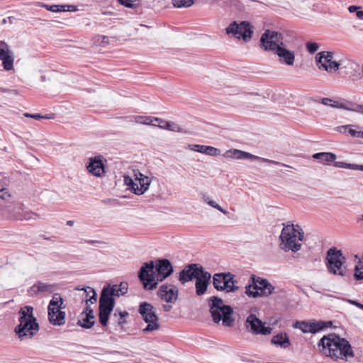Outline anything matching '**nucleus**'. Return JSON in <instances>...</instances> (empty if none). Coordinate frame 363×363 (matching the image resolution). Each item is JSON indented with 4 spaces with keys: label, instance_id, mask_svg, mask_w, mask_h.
I'll return each mask as SVG.
<instances>
[{
    "label": "nucleus",
    "instance_id": "25",
    "mask_svg": "<svg viewBox=\"0 0 363 363\" xmlns=\"http://www.w3.org/2000/svg\"><path fill=\"white\" fill-rule=\"evenodd\" d=\"M211 274L203 269L202 273L196 279V294L197 296H201L206 293L208 289Z\"/></svg>",
    "mask_w": 363,
    "mask_h": 363
},
{
    "label": "nucleus",
    "instance_id": "4",
    "mask_svg": "<svg viewBox=\"0 0 363 363\" xmlns=\"http://www.w3.org/2000/svg\"><path fill=\"white\" fill-rule=\"evenodd\" d=\"M284 227L279 236V248L287 252L292 251L296 252L301 248V241L304 238V233L299 225L289 223L283 224Z\"/></svg>",
    "mask_w": 363,
    "mask_h": 363
},
{
    "label": "nucleus",
    "instance_id": "55",
    "mask_svg": "<svg viewBox=\"0 0 363 363\" xmlns=\"http://www.w3.org/2000/svg\"><path fill=\"white\" fill-rule=\"evenodd\" d=\"M360 9L361 8L359 6L352 5L348 7V11L350 13H354L357 12V11Z\"/></svg>",
    "mask_w": 363,
    "mask_h": 363
},
{
    "label": "nucleus",
    "instance_id": "47",
    "mask_svg": "<svg viewBox=\"0 0 363 363\" xmlns=\"http://www.w3.org/2000/svg\"><path fill=\"white\" fill-rule=\"evenodd\" d=\"M75 6L72 5H60L59 11H75Z\"/></svg>",
    "mask_w": 363,
    "mask_h": 363
},
{
    "label": "nucleus",
    "instance_id": "15",
    "mask_svg": "<svg viewBox=\"0 0 363 363\" xmlns=\"http://www.w3.org/2000/svg\"><path fill=\"white\" fill-rule=\"evenodd\" d=\"M245 326L248 331L253 335H269L272 333L271 327H266L265 323L259 319L256 315L250 314L245 321Z\"/></svg>",
    "mask_w": 363,
    "mask_h": 363
},
{
    "label": "nucleus",
    "instance_id": "42",
    "mask_svg": "<svg viewBox=\"0 0 363 363\" xmlns=\"http://www.w3.org/2000/svg\"><path fill=\"white\" fill-rule=\"evenodd\" d=\"M306 46L310 53H314L319 49V45L317 43L308 42Z\"/></svg>",
    "mask_w": 363,
    "mask_h": 363
},
{
    "label": "nucleus",
    "instance_id": "2",
    "mask_svg": "<svg viewBox=\"0 0 363 363\" xmlns=\"http://www.w3.org/2000/svg\"><path fill=\"white\" fill-rule=\"evenodd\" d=\"M318 346L322 347L320 351L323 354L335 360H347L349 357H354L350 342L335 334L323 336L318 342Z\"/></svg>",
    "mask_w": 363,
    "mask_h": 363
},
{
    "label": "nucleus",
    "instance_id": "27",
    "mask_svg": "<svg viewBox=\"0 0 363 363\" xmlns=\"http://www.w3.org/2000/svg\"><path fill=\"white\" fill-rule=\"evenodd\" d=\"M120 296H122V294L118 290L117 284H108L103 288L100 297L109 303L112 301V304L115 306L114 297H119Z\"/></svg>",
    "mask_w": 363,
    "mask_h": 363
},
{
    "label": "nucleus",
    "instance_id": "52",
    "mask_svg": "<svg viewBox=\"0 0 363 363\" xmlns=\"http://www.w3.org/2000/svg\"><path fill=\"white\" fill-rule=\"evenodd\" d=\"M236 150L237 149H232V150H229L228 151L225 152L224 156L225 157H230V158H233L235 157V152H236Z\"/></svg>",
    "mask_w": 363,
    "mask_h": 363
},
{
    "label": "nucleus",
    "instance_id": "57",
    "mask_svg": "<svg viewBox=\"0 0 363 363\" xmlns=\"http://www.w3.org/2000/svg\"><path fill=\"white\" fill-rule=\"evenodd\" d=\"M167 121H164V120L162 119L160 121V122H159L158 127L160 128L164 129V126H165V123H167Z\"/></svg>",
    "mask_w": 363,
    "mask_h": 363
},
{
    "label": "nucleus",
    "instance_id": "24",
    "mask_svg": "<svg viewBox=\"0 0 363 363\" xmlns=\"http://www.w3.org/2000/svg\"><path fill=\"white\" fill-rule=\"evenodd\" d=\"M114 305L111 302L104 300L102 298H99V322L103 326H106L108 320L109 315L113 311Z\"/></svg>",
    "mask_w": 363,
    "mask_h": 363
},
{
    "label": "nucleus",
    "instance_id": "58",
    "mask_svg": "<svg viewBox=\"0 0 363 363\" xmlns=\"http://www.w3.org/2000/svg\"><path fill=\"white\" fill-rule=\"evenodd\" d=\"M172 308V306L171 305H163V309L166 312L170 311Z\"/></svg>",
    "mask_w": 363,
    "mask_h": 363
},
{
    "label": "nucleus",
    "instance_id": "10",
    "mask_svg": "<svg viewBox=\"0 0 363 363\" xmlns=\"http://www.w3.org/2000/svg\"><path fill=\"white\" fill-rule=\"evenodd\" d=\"M138 313L141 315L143 320L147 324L143 330L144 333H151L160 329L159 318L156 315L155 307L147 303L142 302L138 308Z\"/></svg>",
    "mask_w": 363,
    "mask_h": 363
},
{
    "label": "nucleus",
    "instance_id": "53",
    "mask_svg": "<svg viewBox=\"0 0 363 363\" xmlns=\"http://www.w3.org/2000/svg\"><path fill=\"white\" fill-rule=\"evenodd\" d=\"M235 152V156L234 159H237V160L242 159L244 151H242L240 150H236V152Z\"/></svg>",
    "mask_w": 363,
    "mask_h": 363
},
{
    "label": "nucleus",
    "instance_id": "32",
    "mask_svg": "<svg viewBox=\"0 0 363 363\" xmlns=\"http://www.w3.org/2000/svg\"><path fill=\"white\" fill-rule=\"evenodd\" d=\"M334 166L339 168L363 171V165L361 164H350L344 162H335Z\"/></svg>",
    "mask_w": 363,
    "mask_h": 363
},
{
    "label": "nucleus",
    "instance_id": "17",
    "mask_svg": "<svg viewBox=\"0 0 363 363\" xmlns=\"http://www.w3.org/2000/svg\"><path fill=\"white\" fill-rule=\"evenodd\" d=\"M203 269V267L198 264H188L179 272V280L182 284H184L196 279L202 273Z\"/></svg>",
    "mask_w": 363,
    "mask_h": 363
},
{
    "label": "nucleus",
    "instance_id": "37",
    "mask_svg": "<svg viewBox=\"0 0 363 363\" xmlns=\"http://www.w3.org/2000/svg\"><path fill=\"white\" fill-rule=\"evenodd\" d=\"M164 129L173 132L183 133L184 129L174 122L167 121L164 126Z\"/></svg>",
    "mask_w": 363,
    "mask_h": 363
},
{
    "label": "nucleus",
    "instance_id": "12",
    "mask_svg": "<svg viewBox=\"0 0 363 363\" xmlns=\"http://www.w3.org/2000/svg\"><path fill=\"white\" fill-rule=\"evenodd\" d=\"M138 277L146 290H153L157 286V281L155 269V262H145L138 272Z\"/></svg>",
    "mask_w": 363,
    "mask_h": 363
},
{
    "label": "nucleus",
    "instance_id": "54",
    "mask_svg": "<svg viewBox=\"0 0 363 363\" xmlns=\"http://www.w3.org/2000/svg\"><path fill=\"white\" fill-rule=\"evenodd\" d=\"M101 40V43L103 45L108 43V38L106 36H104V35L99 36L98 40Z\"/></svg>",
    "mask_w": 363,
    "mask_h": 363
},
{
    "label": "nucleus",
    "instance_id": "7",
    "mask_svg": "<svg viewBox=\"0 0 363 363\" xmlns=\"http://www.w3.org/2000/svg\"><path fill=\"white\" fill-rule=\"evenodd\" d=\"M64 308L65 305L62 297L60 294H54L48 307V320L52 325L61 326L65 323L66 314L62 311Z\"/></svg>",
    "mask_w": 363,
    "mask_h": 363
},
{
    "label": "nucleus",
    "instance_id": "21",
    "mask_svg": "<svg viewBox=\"0 0 363 363\" xmlns=\"http://www.w3.org/2000/svg\"><path fill=\"white\" fill-rule=\"evenodd\" d=\"M57 289V285L55 284L38 281L30 286L28 291L31 296H36L41 294H52Z\"/></svg>",
    "mask_w": 363,
    "mask_h": 363
},
{
    "label": "nucleus",
    "instance_id": "35",
    "mask_svg": "<svg viewBox=\"0 0 363 363\" xmlns=\"http://www.w3.org/2000/svg\"><path fill=\"white\" fill-rule=\"evenodd\" d=\"M81 290H84V294H91V295L89 296V298H86V303L88 302H90L91 303H94L96 302L97 301V294H96V292L95 291V290L90 287V286H87L86 288H82Z\"/></svg>",
    "mask_w": 363,
    "mask_h": 363
},
{
    "label": "nucleus",
    "instance_id": "61",
    "mask_svg": "<svg viewBox=\"0 0 363 363\" xmlns=\"http://www.w3.org/2000/svg\"><path fill=\"white\" fill-rule=\"evenodd\" d=\"M357 307H358L360 309H362L363 310V304L360 303H358L357 304Z\"/></svg>",
    "mask_w": 363,
    "mask_h": 363
},
{
    "label": "nucleus",
    "instance_id": "26",
    "mask_svg": "<svg viewBox=\"0 0 363 363\" xmlns=\"http://www.w3.org/2000/svg\"><path fill=\"white\" fill-rule=\"evenodd\" d=\"M77 324L86 329L92 328L95 324V317L94 311L89 306H86L84 311L80 315Z\"/></svg>",
    "mask_w": 363,
    "mask_h": 363
},
{
    "label": "nucleus",
    "instance_id": "19",
    "mask_svg": "<svg viewBox=\"0 0 363 363\" xmlns=\"http://www.w3.org/2000/svg\"><path fill=\"white\" fill-rule=\"evenodd\" d=\"M0 60L2 61V66L5 70L13 69V53L4 41H0Z\"/></svg>",
    "mask_w": 363,
    "mask_h": 363
},
{
    "label": "nucleus",
    "instance_id": "22",
    "mask_svg": "<svg viewBox=\"0 0 363 363\" xmlns=\"http://www.w3.org/2000/svg\"><path fill=\"white\" fill-rule=\"evenodd\" d=\"M86 169L89 173L98 177L105 174L104 164L101 156L90 157L86 163Z\"/></svg>",
    "mask_w": 363,
    "mask_h": 363
},
{
    "label": "nucleus",
    "instance_id": "9",
    "mask_svg": "<svg viewBox=\"0 0 363 363\" xmlns=\"http://www.w3.org/2000/svg\"><path fill=\"white\" fill-rule=\"evenodd\" d=\"M225 30L227 35L238 40L242 39L244 42H249L254 33L253 26L246 21H233L225 28Z\"/></svg>",
    "mask_w": 363,
    "mask_h": 363
},
{
    "label": "nucleus",
    "instance_id": "20",
    "mask_svg": "<svg viewBox=\"0 0 363 363\" xmlns=\"http://www.w3.org/2000/svg\"><path fill=\"white\" fill-rule=\"evenodd\" d=\"M157 295L167 303H174L178 298V289L172 285L162 284L158 290Z\"/></svg>",
    "mask_w": 363,
    "mask_h": 363
},
{
    "label": "nucleus",
    "instance_id": "23",
    "mask_svg": "<svg viewBox=\"0 0 363 363\" xmlns=\"http://www.w3.org/2000/svg\"><path fill=\"white\" fill-rule=\"evenodd\" d=\"M135 180L138 182V184L136 183V187L134 189V194L136 195H142L145 192H146L151 184V179L139 171H134Z\"/></svg>",
    "mask_w": 363,
    "mask_h": 363
},
{
    "label": "nucleus",
    "instance_id": "36",
    "mask_svg": "<svg viewBox=\"0 0 363 363\" xmlns=\"http://www.w3.org/2000/svg\"><path fill=\"white\" fill-rule=\"evenodd\" d=\"M194 0H172L173 6L176 8H188L193 5Z\"/></svg>",
    "mask_w": 363,
    "mask_h": 363
},
{
    "label": "nucleus",
    "instance_id": "38",
    "mask_svg": "<svg viewBox=\"0 0 363 363\" xmlns=\"http://www.w3.org/2000/svg\"><path fill=\"white\" fill-rule=\"evenodd\" d=\"M358 128L359 126L354 125H340L335 127L334 129L337 132H339L340 133H348L350 135V130H354V128Z\"/></svg>",
    "mask_w": 363,
    "mask_h": 363
},
{
    "label": "nucleus",
    "instance_id": "63",
    "mask_svg": "<svg viewBox=\"0 0 363 363\" xmlns=\"http://www.w3.org/2000/svg\"><path fill=\"white\" fill-rule=\"evenodd\" d=\"M113 318H117V313H116V312H115V313H113Z\"/></svg>",
    "mask_w": 363,
    "mask_h": 363
},
{
    "label": "nucleus",
    "instance_id": "16",
    "mask_svg": "<svg viewBox=\"0 0 363 363\" xmlns=\"http://www.w3.org/2000/svg\"><path fill=\"white\" fill-rule=\"evenodd\" d=\"M332 325L331 321H297L294 327L300 329L303 333H315Z\"/></svg>",
    "mask_w": 363,
    "mask_h": 363
},
{
    "label": "nucleus",
    "instance_id": "45",
    "mask_svg": "<svg viewBox=\"0 0 363 363\" xmlns=\"http://www.w3.org/2000/svg\"><path fill=\"white\" fill-rule=\"evenodd\" d=\"M11 197V194L9 190L6 188H2L0 189V199L4 201H9Z\"/></svg>",
    "mask_w": 363,
    "mask_h": 363
},
{
    "label": "nucleus",
    "instance_id": "62",
    "mask_svg": "<svg viewBox=\"0 0 363 363\" xmlns=\"http://www.w3.org/2000/svg\"><path fill=\"white\" fill-rule=\"evenodd\" d=\"M86 294V296H85V298H89V296L91 295V294Z\"/></svg>",
    "mask_w": 363,
    "mask_h": 363
},
{
    "label": "nucleus",
    "instance_id": "49",
    "mask_svg": "<svg viewBox=\"0 0 363 363\" xmlns=\"http://www.w3.org/2000/svg\"><path fill=\"white\" fill-rule=\"evenodd\" d=\"M350 135L352 138H363V131L362 130H350Z\"/></svg>",
    "mask_w": 363,
    "mask_h": 363
},
{
    "label": "nucleus",
    "instance_id": "48",
    "mask_svg": "<svg viewBox=\"0 0 363 363\" xmlns=\"http://www.w3.org/2000/svg\"><path fill=\"white\" fill-rule=\"evenodd\" d=\"M259 160L262 161L263 162H267V163H269V164H277V165H282V166H285V167H289L288 165H286L285 164H283V163H281L279 162L272 160H269V159H267V158L260 157H259Z\"/></svg>",
    "mask_w": 363,
    "mask_h": 363
},
{
    "label": "nucleus",
    "instance_id": "56",
    "mask_svg": "<svg viewBox=\"0 0 363 363\" xmlns=\"http://www.w3.org/2000/svg\"><path fill=\"white\" fill-rule=\"evenodd\" d=\"M356 16L359 19H363V11L358 9L356 12Z\"/></svg>",
    "mask_w": 363,
    "mask_h": 363
},
{
    "label": "nucleus",
    "instance_id": "3",
    "mask_svg": "<svg viewBox=\"0 0 363 363\" xmlns=\"http://www.w3.org/2000/svg\"><path fill=\"white\" fill-rule=\"evenodd\" d=\"M19 324L16 326L14 331L21 340L33 337L39 330V324L33 315V308L26 306L19 311Z\"/></svg>",
    "mask_w": 363,
    "mask_h": 363
},
{
    "label": "nucleus",
    "instance_id": "46",
    "mask_svg": "<svg viewBox=\"0 0 363 363\" xmlns=\"http://www.w3.org/2000/svg\"><path fill=\"white\" fill-rule=\"evenodd\" d=\"M118 286V290H120L121 294L125 295L128 292V284L126 282H121L119 284H117Z\"/></svg>",
    "mask_w": 363,
    "mask_h": 363
},
{
    "label": "nucleus",
    "instance_id": "51",
    "mask_svg": "<svg viewBox=\"0 0 363 363\" xmlns=\"http://www.w3.org/2000/svg\"><path fill=\"white\" fill-rule=\"evenodd\" d=\"M43 6L44 8H45L48 11H50L52 12H59L60 5H47V4H44Z\"/></svg>",
    "mask_w": 363,
    "mask_h": 363
},
{
    "label": "nucleus",
    "instance_id": "40",
    "mask_svg": "<svg viewBox=\"0 0 363 363\" xmlns=\"http://www.w3.org/2000/svg\"><path fill=\"white\" fill-rule=\"evenodd\" d=\"M23 116L26 118H33V119H35V120H39V119H42V118H44V119H52L53 118V116L52 115H41L40 113H35V114H32V113H25L23 114Z\"/></svg>",
    "mask_w": 363,
    "mask_h": 363
},
{
    "label": "nucleus",
    "instance_id": "11",
    "mask_svg": "<svg viewBox=\"0 0 363 363\" xmlns=\"http://www.w3.org/2000/svg\"><path fill=\"white\" fill-rule=\"evenodd\" d=\"M235 275L230 273H216L213 276V285L217 291L227 293L235 292L239 289Z\"/></svg>",
    "mask_w": 363,
    "mask_h": 363
},
{
    "label": "nucleus",
    "instance_id": "31",
    "mask_svg": "<svg viewBox=\"0 0 363 363\" xmlns=\"http://www.w3.org/2000/svg\"><path fill=\"white\" fill-rule=\"evenodd\" d=\"M162 118H156V117H151V116H137L135 117V121L138 123H141L144 125H152L153 121L155 122H160Z\"/></svg>",
    "mask_w": 363,
    "mask_h": 363
},
{
    "label": "nucleus",
    "instance_id": "39",
    "mask_svg": "<svg viewBox=\"0 0 363 363\" xmlns=\"http://www.w3.org/2000/svg\"><path fill=\"white\" fill-rule=\"evenodd\" d=\"M354 277L358 280L363 279V262L359 261L356 265Z\"/></svg>",
    "mask_w": 363,
    "mask_h": 363
},
{
    "label": "nucleus",
    "instance_id": "6",
    "mask_svg": "<svg viewBox=\"0 0 363 363\" xmlns=\"http://www.w3.org/2000/svg\"><path fill=\"white\" fill-rule=\"evenodd\" d=\"M345 262L346 258L340 250L332 247L327 251L325 265L329 273L340 277L345 276Z\"/></svg>",
    "mask_w": 363,
    "mask_h": 363
},
{
    "label": "nucleus",
    "instance_id": "18",
    "mask_svg": "<svg viewBox=\"0 0 363 363\" xmlns=\"http://www.w3.org/2000/svg\"><path fill=\"white\" fill-rule=\"evenodd\" d=\"M155 269L157 283L162 281L173 273V267L167 259H157L155 263Z\"/></svg>",
    "mask_w": 363,
    "mask_h": 363
},
{
    "label": "nucleus",
    "instance_id": "60",
    "mask_svg": "<svg viewBox=\"0 0 363 363\" xmlns=\"http://www.w3.org/2000/svg\"><path fill=\"white\" fill-rule=\"evenodd\" d=\"M67 225H69V226H72L74 225V221L73 220H68L67 222Z\"/></svg>",
    "mask_w": 363,
    "mask_h": 363
},
{
    "label": "nucleus",
    "instance_id": "5",
    "mask_svg": "<svg viewBox=\"0 0 363 363\" xmlns=\"http://www.w3.org/2000/svg\"><path fill=\"white\" fill-rule=\"evenodd\" d=\"M210 313L213 320L216 323L222 320V324L225 327H232L235 320L231 317L233 313V308L223 303V299L217 296H211L208 298Z\"/></svg>",
    "mask_w": 363,
    "mask_h": 363
},
{
    "label": "nucleus",
    "instance_id": "41",
    "mask_svg": "<svg viewBox=\"0 0 363 363\" xmlns=\"http://www.w3.org/2000/svg\"><path fill=\"white\" fill-rule=\"evenodd\" d=\"M123 182L125 185L130 187V190L134 193V189L136 187V182H135L130 177L125 175L123 177Z\"/></svg>",
    "mask_w": 363,
    "mask_h": 363
},
{
    "label": "nucleus",
    "instance_id": "14",
    "mask_svg": "<svg viewBox=\"0 0 363 363\" xmlns=\"http://www.w3.org/2000/svg\"><path fill=\"white\" fill-rule=\"evenodd\" d=\"M0 214L9 220H35L39 217L35 213L25 211L22 204L12 208L6 207L1 211Z\"/></svg>",
    "mask_w": 363,
    "mask_h": 363
},
{
    "label": "nucleus",
    "instance_id": "33",
    "mask_svg": "<svg viewBox=\"0 0 363 363\" xmlns=\"http://www.w3.org/2000/svg\"><path fill=\"white\" fill-rule=\"evenodd\" d=\"M201 199L204 202L208 203L210 206H211L214 208H216L217 210L222 212L223 214L226 215L228 213V212L225 210H224L220 206L217 204L214 201L211 200L210 197L206 194H204V193L201 194Z\"/></svg>",
    "mask_w": 363,
    "mask_h": 363
},
{
    "label": "nucleus",
    "instance_id": "8",
    "mask_svg": "<svg viewBox=\"0 0 363 363\" xmlns=\"http://www.w3.org/2000/svg\"><path fill=\"white\" fill-rule=\"evenodd\" d=\"M274 289L267 279L252 275L251 283L245 286V294L252 298L269 296L273 293Z\"/></svg>",
    "mask_w": 363,
    "mask_h": 363
},
{
    "label": "nucleus",
    "instance_id": "28",
    "mask_svg": "<svg viewBox=\"0 0 363 363\" xmlns=\"http://www.w3.org/2000/svg\"><path fill=\"white\" fill-rule=\"evenodd\" d=\"M190 150L206 154L211 156H217L220 154V150L212 146L201 145H189Z\"/></svg>",
    "mask_w": 363,
    "mask_h": 363
},
{
    "label": "nucleus",
    "instance_id": "29",
    "mask_svg": "<svg viewBox=\"0 0 363 363\" xmlns=\"http://www.w3.org/2000/svg\"><path fill=\"white\" fill-rule=\"evenodd\" d=\"M272 344L281 347V348L286 349L291 345L289 337L286 333H279L274 335L271 340Z\"/></svg>",
    "mask_w": 363,
    "mask_h": 363
},
{
    "label": "nucleus",
    "instance_id": "34",
    "mask_svg": "<svg viewBox=\"0 0 363 363\" xmlns=\"http://www.w3.org/2000/svg\"><path fill=\"white\" fill-rule=\"evenodd\" d=\"M321 104L333 108L348 109L344 104H340L339 102L329 98H323L321 99Z\"/></svg>",
    "mask_w": 363,
    "mask_h": 363
},
{
    "label": "nucleus",
    "instance_id": "44",
    "mask_svg": "<svg viewBox=\"0 0 363 363\" xmlns=\"http://www.w3.org/2000/svg\"><path fill=\"white\" fill-rule=\"evenodd\" d=\"M121 5H123L128 8H133L138 4L136 3V0H117Z\"/></svg>",
    "mask_w": 363,
    "mask_h": 363
},
{
    "label": "nucleus",
    "instance_id": "1",
    "mask_svg": "<svg viewBox=\"0 0 363 363\" xmlns=\"http://www.w3.org/2000/svg\"><path fill=\"white\" fill-rule=\"evenodd\" d=\"M283 40L284 36L281 33L266 30L260 38V47L265 51L276 54L281 63L291 66L295 61V53L286 48Z\"/></svg>",
    "mask_w": 363,
    "mask_h": 363
},
{
    "label": "nucleus",
    "instance_id": "30",
    "mask_svg": "<svg viewBox=\"0 0 363 363\" xmlns=\"http://www.w3.org/2000/svg\"><path fill=\"white\" fill-rule=\"evenodd\" d=\"M313 157L318 160L322 163H325L335 161L337 157L332 152H318L314 154Z\"/></svg>",
    "mask_w": 363,
    "mask_h": 363
},
{
    "label": "nucleus",
    "instance_id": "50",
    "mask_svg": "<svg viewBox=\"0 0 363 363\" xmlns=\"http://www.w3.org/2000/svg\"><path fill=\"white\" fill-rule=\"evenodd\" d=\"M242 160H259V157L252 155L250 152H247L244 151L242 159Z\"/></svg>",
    "mask_w": 363,
    "mask_h": 363
},
{
    "label": "nucleus",
    "instance_id": "64",
    "mask_svg": "<svg viewBox=\"0 0 363 363\" xmlns=\"http://www.w3.org/2000/svg\"><path fill=\"white\" fill-rule=\"evenodd\" d=\"M362 220H363V214H362Z\"/></svg>",
    "mask_w": 363,
    "mask_h": 363
},
{
    "label": "nucleus",
    "instance_id": "59",
    "mask_svg": "<svg viewBox=\"0 0 363 363\" xmlns=\"http://www.w3.org/2000/svg\"><path fill=\"white\" fill-rule=\"evenodd\" d=\"M348 302L354 306H357V304L359 303L357 301H354V300H348Z\"/></svg>",
    "mask_w": 363,
    "mask_h": 363
},
{
    "label": "nucleus",
    "instance_id": "13",
    "mask_svg": "<svg viewBox=\"0 0 363 363\" xmlns=\"http://www.w3.org/2000/svg\"><path fill=\"white\" fill-rule=\"evenodd\" d=\"M315 64L319 70H323L332 74L340 69V62L334 60V52L322 51L315 57Z\"/></svg>",
    "mask_w": 363,
    "mask_h": 363
},
{
    "label": "nucleus",
    "instance_id": "43",
    "mask_svg": "<svg viewBox=\"0 0 363 363\" xmlns=\"http://www.w3.org/2000/svg\"><path fill=\"white\" fill-rule=\"evenodd\" d=\"M118 315L119 318L116 320V322L118 325L122 326L126 323L125 318L128 315V313L127 311H120Z\"/></svg>",
    "mask_w": 363,
    "mask_h": 363
}]
</instances>
